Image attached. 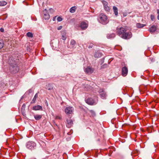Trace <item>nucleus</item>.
Returning a JSON list of instances; mask_svg holds the SVG:
<instances>
[{
  "mask_svg": "<svg viewBox=\"0 0 159 159\" xmlns=\"http://www.w3.org/2000/svg\"><path fill=\"white\" fill-rule=\"evenodd\" d=\"M146 25L138 23L136 24V27L138 28H141Z\"/></svg>",
  "mask_w": 159,
  "mask_h": 159,
  "instance_id": "21",
  "label": "nucleus"
},
{
  "mask_svg": "<svg viewBox=\"0 0 159 159\" xmlns=\"http://www.w3.org/2000/svg\"><path fill=\"white\" fill-rule=\"evenodd\" d=\"M53 86L50 84H48L46 85V89L49 90H51L53 89Z\"/></svg>",
  "mask_w": 159,
  "mask_h": 159,
  "instance_id": "20",
  "label": "nucleus"
},
{
  "mask_svg": "<svg viewBox=\"0 0 159 159\" xmlns=\"http://www.w3.org/2000/svg\"><path fill=\"white\" fill-rule=\"evenodd\" d=\"M93 70V68L90 66L87 67L85 70V71L88 74H91L92 73Z\"/></svg>",
  "mask_w": 159,
  "mask_h": 159,
  "instance_id": "11",
  "label": "nucleus"
},
{
  "mask_svg": "<svg viewBox=\"0 0 159 159\" xmlns=\"http://www.w3.org/2000/svg\"><path fill=\"white\" fill-rule=\"evenodd\" d=\"M157 13L158 14V15H159V10L157 9Z\"/></svg>",
  "mask_w": 159,
  "mask_h": 159,
  "instance_id": "41",
  "label": "nucleus"
},
{
  "mask_svg": "<svg viewBox=\"0 0 159 159\" xmlns=\"http://www.w3.org/2000/svg\"><path fill=\"white\" fill-rule=\"evenodd\" d=\"M66 126L68 128H70L73 125V121L70 119H67L66 120Z\"/></svg>",
  "mask_w": 159,
  "mask_h": 159,
  "instance_id": "14",
  "label": "nucleus"
},
{
  "mask_svg": "<svg viewBox=\"0 0 159 159\" xmlns=\"http://www.w3.org/2000/svg\"><path fill=\"white\" fill-rule=\"evenodd\" d=\"M23 98V96H22L21 98V99H22Z\"/></svg>",
  "mask_w": 159,
  "mask_h": 159,
  "instance_id": "45",
  "label": "nucleus"
},
{
  "mask_svg": "<svg viewBox=\"0 0 159 159\" xmlns=\"http://www.w3.org/2000/svg\"><path fill=\"white\" fill-rule=\"evenodd\" d=\"M128 69L127 67L124 66L122 68V74L124 76H126L128 74Z\"/></svg>",
  "mask_w": 159,
  "mask_h": 159,
  "instance_id": "8",
  "label": "nucleus"
},
{
  "mask_svg": "<svg viewBox=\"0 0 159 159\" xmlns=\"http://www.w3.org/2000/svg\"><path fill=\"white\" fill-rule=\"evenodd\" d=\"M32 91H33L32 89H30L29 90L28 92H29V93H30L32 92Z\"/></svg>",
  "mask_w": 159,
  "mask_h": 159,
  "instance_id": "37",
  "label": "nucleus"
},
{
  "mask_svg": "<svg viewBox=\"0 0 159 159\" xmlns=\"http://www.w3.org/2000/svg\"><path fill=\"white\" fill-rule=\"evenodd\" d=\"M22 113L23 115L24 116V114H25V111H23V113Z\"/></svg>",
  "mask_w": 159,
  "mask_h": 159,
  "instance_id": "42",
  "label": "nucleus"
},
{
  "mask_svg": "<svg viewBox=\"0 0 159 159\" xmlns=\"http://www.w3.org/2000/svg\"><path fill=\"white\" fill-rule=\"evenodd\" d=\"M127 15V12H124L123 13V15L124 17L126 16Z\"/></svg>",
  "mask_w": 159,
  "mask_h": 159,
  "instance_id": "35",
  "label": "nucleus"
},
{
  "mask_svg": "<svg viewBox=\"0 0 159 159\" xmlns=\"http://www.w3.org/2000/svg\"><path fill=\"white\" fill-rule=\"evenodd\" d=\"M93 47V44H90L89 46H88V48H92Z\"/></svg>",
  "mask_w": 159,
  "mask_h": 159,
  "instance_id": "38",
  "label": "nucleus"
},
{
  "mask_svg": "<svg viewBox=\"0 0 159 159\" xmlns=\"http://www.w3.org/2000/svg\"><path fill=\"white\" fill-rule=\"evenodd\" d=\"M74 111V108L70 106L66 107L65 109V112L67 115L72 114L73 113Z\"/></svg>",
  "mask_w": 159,
  "mask_h": 159,
  "instance_id": "6",
  "label": "nucleus"
},
{
  "mask_svg": "<svg viewBox=\"0 0 159 159\" xmlns=\"http://www.w3.org/2000/svg\"><path fill=\"white\" fill-rule=\"evenodd\" d=\"M157 26L155 25H152L148 29L149 31L151 33H153L155 32L157 30Z\"/></svg>",
  "mask_w": 159,
  "mask_h": 159,
  "instance_id": "12",
  "label": "nucleus"
},
{
  "mask_svg": "<svg viewBox=\"0 0 159 159\" xmlns=\"http://www.w3.org/2000/svg\"><path fill=\"white\" fill-rule=\"evenodd\" d=\"M88 26V24L84 21L81 22L80 23V27L82 30H84L86 29L87 28Z\"/></svg>",
  "mask_w": 159,
  "mask_h": 159,
  "instance_id": "9",
  "label": "nucleus"
},
{
  "mask_svg": "<svg viewBox=\"0 0 159 159\" xmlns=\"http://www.w3.org/2000/svg\"><path fill=\"white\" fill-rule=\"evenodd\" d=\"M38 93H36L35 95H34L33 100L31 102V103H34L36 101V98L38 96Z\"/></svg>",
  "mask_w": 159,
  "mask_h": 159,
  "instance_id": "19",
  "label": "nucleus"
},
{
  "mask_svg": "<svg viewBox=\"0 0 159 159\" xmlns=\"http://www.w3.org/2000/svg\"><path fill=\"white\" fill-rule=\"evenodd\" d=\"M57 118H59V119L60 118V117H57Z\"/></svg>",
  "mask_w": 159,
  "mask_h": 159,
  "instance_id": "44",
  "label": "nucleus"
},
{
  "mask_svg": "<svg viewBox=\"0 0 159 159\" xmlns=\"http://www.w3.org/2000/svg\"><path fill=\"white\" fill-rule=\"evenodd\" d=\"M66 31L63 30L61 31V34L62 35L61 39L63 40H65L66 39Z\"/></svg>",
  "mask_w": 159,
  "mask_h": 159,
  "instance_id": "13",
  "label": "nucleus"
},
{
  "mask_svg": "<svg viewBox=\"0 0 159 159\" xmlns=\"http://www.w3.org/2000/svg\"><path fill=\"white\" fill-rule=\"evenodd\" d=\"M26 35L27 37H29L32 38L33 37V34L31 33L30 32H28L26 34Z\"/></svg>",
  "mask_w": 159,
  "mask_h": 159,
  "instance_id": "25",
  "label": "nucleus"
},
{
  "mask_svg": "<svg viewBox=\"0 0 159 159\" xmlns=\"http://www.w3.org/2000/svg\"><path fill=\"white\" fill-rule=\"evenodd\" d=\"M0 31L1 32H3L4 31V29L2 28H1L0 29Z\"/></svg>",
  "mask_w": 159,
  "mask_h": 159,
  "instance_id": "39",
  "label": "nucleus"
},
{
  "mask_svg": "<svg viewBox=\"0 0 159 159\" xmlns=\"http://www.w3.org/2000/svg\"><path fill=\"white\" fill-rule=\"evenodd\" d=\"M102 56V53L99 51H97L95 52L94 57H100Z\"/></svg>",
  "mask_w": 159,
  "mask_h": 159,
  "instance_id": "16",
  "label": "nucleus"
},
{
  "mask_svg": "<svg viewBox=\"0 0 159 159\" xmlns=\"http://www.w3.org/2000/svg\"><path fill=\"white\" fill-rule=\"evenodd\" d=\"M85 101L87 104L90 105H93L96 103L95 101L92 98H89Z\"/></svg>",
  "mask_w": 159,
  "mask_h": 159,
  "instance_id": "7",
  "label": "nucleus"
},
{
  "mask_svg": "<svg viewBox=\"0 0 159 159\" xmlns=\"http://www.w3.org/2000/svg\"><path fill=\"white\" fill-rule=\"evenodd\" d=\"M151 18L152 20H153L155 18V17H154V16L153 15H151Z\"/></svg>",
  "mask_w": 159,
  "mask_h": 159,
  "instance_id": "32",
  "label": "nucleus"
},
{
  "mask_svg": "<svg viewBox=\"0 0 159 159\" xmlns=\"http://www.w3.org/2000/svg\"><path fill=\"white\" fill-rule=\"evenodd\" d=\"M113 9L114 13L115 15L117 16L118 15V9L116 6H113Z\"/></svg>",
  "mask_w": 159,
  "mask_h": 159,
  "instance_id": "18",
  "label": "nucleus"
},
{
  "mask_svg": "<svg viewBox=\"0 0 159 159\" xmlns=\"http://www.w3.org/2000/svg\"><path fill=\"white\" fill-rule=\"evenodd\" d=\"M103 4L104 5V6H105V5H106L107 6V2H106V1H104L103 2Z\"/></svg>",
  "mask_w": 159,
  "mask_h": 159,
  "instance_id": "36",
  "label": "nucleus"
},
{
  "mask_svg": "<svg viewBox=\"0 0 159 159\" xmlns=\"http://www.w3.org/2000/svg\"><path fill=\"white\" fill-rule=\"evenodd\" d=\"M43 17L45 20H48L50 18V16L47 10L45 9L43 11Z\"/></svg>",
  "mask_w": 159,
  "mask_h": 159,
  "instance_id": "10",
  "label": "nucleus"
},
{
  "mask_svg": "<svg viewBox=\"0 0 159 159\" xmlns=\"http://www.w3.org/2000/svg\"><path fill=\"white\" fill-rule=\"evenodd\" d=\"M34 116L35 119L37 120H39L42 117V115H34Z\"/></svg>",
  "mask_w": 159,
  "mask_h": 159,
  "instance_id": "17",
  "label": "nucleus"
},
{
  "mask_svg": "<svg viewBox=\"0 0 159 159\" xmlns=\"http://www.w3.org/2000/svg\"><path fill=\"white\" fill-rule=\"evenodd\" d=\"M57 20L58 21H61L62 20V19L61 17L59 16L57 18Z\"/></svg>",
  "mask_w": 159,
  "mask_h": 159,
  "instance_id": "31",
  "label": "nucleus"
},
{
  "mask_svg": "<svg viewBox=\"0 0 159 159\" xmlns=\"http://www.w3.org/2000/svg\"><path fill=\"white\" fill-rule=\"evenodd\" d=\"M89 112H90V113H91V115L92 116H95V115H96L94 111L91 110L89 111Z\"/></svg>",
  "mask_w": 159,
  "mask_h": 159,
  "instance_id": "28",
  "label": "nucleus"
},
{
  "mask_svg": "<svg viewBox=\"0 0 159 159\" xmlns=\"http://www.w3.org/2000/svg\"><path fill=\"white\" fill-rule=\"evenodd\" d=\"M99 95L101 98L105 99L107 96L106 92L103 89H99L98 90Z\"/></svg>",
  "mask_w": 159,
  "mask_h": 159,
  "instance_id": "4",
  "label": "nucleus"
},
{
  "mask_svg": "<svg viewBox=\"0 0 159 159\" xmlns=\"http://www.w3.org/2000/svg\"><path fill=\"white\" fill-rule=\"evenodd\" d=\"M32 109L35 111L42 110V107L40 105H37L33 107Z\"/></svg>",
  "mask_w": 159,
  "mask_h": 159,
  "instance_id": "15",
  "label": "nucleus"
},
{
  "mask_svg": "<svg viewBox=\"0 0 159 159\" xmlns=\"http://www.w3.org/2000/svg\"><path fill=\"white\" fill-rule=\"evenodd\" d=\"M76 8V7L75 6L71 7L70 9V12L72 13L74 12Z\"/></svg>",
  "mask_w": 159,
  "mask_h": 159,
  "instance_id": "24",
  "label": "nucleus"
},
{
  "mask_svg": "<svg viewBox=\"0 0 159 159\" xmlns=\"http://www.w3.org/2000/svg\"><path fill=\"white\" fill-rule=\"evenodd\" d=\"M149 59L152 62H153L155 61V59L153 58H149Z\"/></svg>",
  "mask_w": 159,
  "mask_h": 159,
  "instance_id": "33",
  "label": "nucleus"
},
{
  "mask_svg": "<svg viewBox=\"0 0 159 159\" xmlns=\"http://www.w3.org/2000/svg\"><path fill=\"white\" fill-rule=\"evenodd\" d=\"M25 105L24 104H23L21 108V111L22 113H23V111H25Z\"/></svg>",
  "mask_w": 159,
  "mask_h": 159,
  "instance_id": "29",
  "label": "nucleus"
},
{
  "mask_svg": "<svg viewBox=\"0 0 159 159\" xmlns=\"http://www.w3.org/2000/svg\"><path fill=\"white\" fill-rule=\"evenodd\" d=\"M7 4V2L5 1H3L2 2H0V6H4L6 5Z\"/></svg>",
  "mask_w": 159,
  "mask_h": 159,
  "instance_id": "26",
  "label": "nucleus"
},
{
  "mask_svg": "<svg viewBox=\"0 0 159 159\" xmlns=\"http://www.w3.org/2000/svg\"><path fill=\"white\" fill-rule=\"evenodd\" d=\"M62 26H60L57 28V29L58 30H60L62 29Z\"/></svg>",
  "mask_w": 159,
  "mask_h": 159,
  "instance_id": "34",
  "label": "nucleus"
},
{
  "mask_svg": "<svg viewBox=\"0 0 159 159\" xmlns=\"http://www.w3.org/2000/svg\"><path fill=\"white\" fill-rule=\"evenodd\" d=\"M76 44V42L75 40L72 39L70 41V45L72 47H74Z\"/></svg>",
  "mask_w": 159,
  "mask_h": 159,
  "instance_id": "22",
  "label": "nucleus"
},
{
  "mask_svg": "<svg viewBox=\"0 0 159 159\" xmlns=\"http://www.w3.org/2000/svg\"><path fill=\"white\" fill-rule=\"evenodd\" d=\"M4 46L3 41L2 40H0V49L2 48Z\"/></svg>",
  "mask_w": 159,
  "mask_h": 159,
  "instance_id": "27",
  "label": "nucleus"
},
{
  "mask_svg": "<svg viewBox=\"0 0 159 159\" xmlns=\"http://www.w3.org/2000/svg\"><path fill=\"white\" fill-rule=\"evenodd\" d=\"M104 8L105 10L106 11H109L110 10L109 8L106 5L104 6Z\"/></svg>",
  "mask_w": 159,
  "mask_h": 159,
  "instance_id": "30",
  "label": "nucleus"
},
{
  "mask_svg": "<svg viewBox=\"0 0 159 159\" xmlns=\"http://www.w3.org/2000/svg\"><path fill=\"white\" fill-rule=\"evenodd\" d=\"M117 34L120 37L125 39H128L132 37L130 32H127L126 27L118 26L116 29Z\"/></svg>",
  "mask_w": 159,
  "mask_h": 159,
  "instance_id": "1",
  "label": "nucleus"
},
{
  "mask_svg": "<svg viewBox=\"0 0 159 159\" xmlns=\"http://www.w3.org/2000/svg\"><path fill=\"white\" fill-rule=\"evenodd\" d=\"M98 19L100 23L103 25H106L108 22L107 16L103 13H101L99 15Z\"/></svg>",
  "mask_w": 159,
  "mask_h": 159,
  "instance_id": "3",
  "label": "nucleus"
},
{
  "mask_svg": "<svg viewBox=\"0 0 159 159\" xmlns=\"http://www.w3.org/2000/svg\"><path fill=\"white\" fill-rule=\"evenodd\" d=\"M57 17V16H55L53 18L52 20L53 21H55L56 19V18Z\"/></svg>",
  "mask_w": 159,
  "mask_h": 159,
  "instance_id": "40",
  "label": "nucleus"
},
{
  "mask_svg": "<svg viewBox=\"0 0 159 159\" xmlns=\"http://www.w3.org/2000/svg\"><path fill=\"white\" fill-rule=\"evenodd\" d=\"M157 19L158 20H159V15H158L157 16Z\"/></svg>",
  "mask_w": 159,
  "mask_h": 159,
  "instance_id": "43",
  "label": "nucleus"
},
{
  "mask_svg": "<svg viewBox=\"0 0 159 159\" xmlns=\"http://www.w3.org/2000/svg\"><path fill=\"white\" fill-rule=\"evenodd\" d=\"M8 62L10 65V69L11 72L13 74L17 73L19 70V67L13 57H11L9 58Z\"/></svg>",
  "mask_w": 159,
  "mask_h": 159,
  "instance_id": "2",
  "label": "nucleus"
},
{
  "mask_svg": "<svg viewBox=\"0 0 159 159\" xmlns=\"http://www.w3.org/2000/svg\"><path fill=\"white\" fill-rule=\"evenodd\" d=\"M36 146V143L33 141H29L28 142L26 145V147L30 149H32L34 148Z\"/></svg>",
  "mask_w": 159,
  "mask_h": 159,
  "instance_id": "5",
  "label": "nucleus"
},
{
  "mask_svg": "<svg viewBox=\"0 0 159 159\" xmlns=\"http://www.w3.org/2000/svg\"><path fill=\"white\" fill-rule=\"evenodd\" d=\"M115 37V34L112 33L109 35H107V37L108 39H111L114 38Z\"/></svg>",
  "mask_w": 159,
  "mask_h": 159,
  "instance_id": "23",
  "label": "nucleus"
}]
</instances>
